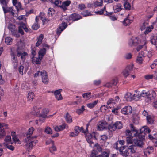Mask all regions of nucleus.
<instances>
[{"instance_id":"12","label":"nucleus","mask_w":157,"mask_h":157,"mask_svg":"<svg viewBox=\"0 0 157 157\" xmlns=\"http://www.w3.org/2000/svg\"><path fill=\"white\" fill-rule=\"evenodd\" d=\"M118 82L117 79H113L111 82H108L104 85V86L107 87L108 88H111L113 86H116Z\"/></svg>"},{"instance_id":"29","label":"nucleus","mask_w":157,"mask_h":157,"mask_svg":"<svg viewBox=\"0 0 157 157\" xmlns=\"http://www.w3.org/2000/svg\"><path fill=\"white\" fill-rule=\"evenodd\" d=\"M44 36L43 34H40L38 39V41L36 43V46L37 47L39 46L41 44L42 40Z\"/></svg>"},{"instance_id":"49","label":"nucleus","mask_w":157,"mask_h":157,"mask_svg":"<svg viewBox=\"0 0 157 157\" xmlns=\"http://www.w3.org/2000/svg\"><path fill=\"white\" fill-rule=\"evenodd\" d=\"M12 41V39L10 37H7L5 39V42L6 44L8 45H10Z\"/></svg>"},{"instance_id":"30","label":"nucleus","mask_w":157,"mask_h":157,"mask_svg":"<svg viewBox=\"0 0 157 157\" xmlns=\"http://www.w3.org/2000/svg\"><path fill=\"white\" fill-rule=\"evenodd\" d=\"M34 130V129L33 128H30L28 130V132L27 133V134L26 136V137H27V136L29 135L30 136V138L31 137H33V138H36L37 136H35V137H31V135L33 132Z\"/></svg>"},{"instance_id":"55","label":"nucleus","mask_w":157,"mask_h":157,"mask_svg":"<svg viewBox=\"0 0 157 157\" xmlns=\"http://www.w3.org/2000/svg\"><path fill=\"white\" fill-rule=\"evenodd\" d=\"M40 27L38 23H35L32 26V28L34 30H37Z\"/></svg>"},{"instance_id":"39","label":"nucleus","mask_w":157,"mask_h":157,"mask_svg":"<svg viewBox=\"0 0 157 157\" xmlns=\"http://www.w3.org/2000/svg\"><path fill=\"white\" fill-rule=\"evenodd\" d=\"M115 124H111L108 126V129L111 131H114L116 129V127Z\"/></svg>"},{"instance_id":"26","label":"nucleus","mask_w":157,"mask_h":157,"mask_svg":"<svg viewBox=\"0 0 157 157\" xmlns=\"http://www.w3.org/2000/svg\"><path fill=\"white\" fill-rule=\"evenodd\" d=\"M74 130L76 132H75V135H78V134L82 131V132H83L84 133H86V132L84 131L83 127H82L80 128L78 126H76L75 127Z\"/></svg>"},{"instance_id":"19","label":"nucleus","mask_w":157,"mask_h":157,"mask_svg":"<svg viewBox=\"0 0 157 157\" xmlns=\"http://www.w3.org/2000/svg\"><path fill=\"white\" fill-rule=\"evenodd\" d=\"M70 18L72 21H75L81 19L82 17L78 14L74 13L70 16Z\"/></svg>"},{"instance_id":"54","label":"nucleus","mask_w":157,"mask_h":157,"mask_svg":"<svg viewBox=\"0 0 157 157\" xmlns=\"http://www.w3.org/2000/svg\"><path fill=\"white\" fill-rule=\"evenodd\" d=\"M14 6H15L17 11H18L22 9V8H21V4L20 2L17 3Z\"/></svg>"},{"instance_id":"4","label":"nucleus","mask_w":157,"mask_h":157,"mask_svg":"<svg viewBox=\"0 0 157 157\" xmlns=\"http://www.w3.org/2000/svg\"><path fill=\"white\" fill-rule=\"evenodd\" d=\"M41 76L43 82L45 84H47L48 82V79L46 72L45 71H38L34 74V77H37L39 76Z\"/></svg>"},{"instance_id":"42","label":"nucleus","mask_w":157,"mask_h":157,"mask_svg":"<svg viewBox=\"0 0 157 157\" xmlns=\"http://www.w3.org/2000/svg\"><path fill=\"white\" fill-rule=\"evenodd\" d=\"M91 93L90 92L86 93L82 95L83 97L87 99H89L91 97Z\"/></svg>"},{"instance_id":"11","label":"nucleus","mask_w":157,"mask_h":157,"mask_svg":"<svg viewBox=\"0 0 157 157\" xmlns=\"http://www.w3.org/2000/svg\"><path fill=\"white\" fill-rule=\"evenodd\" d=\"M107 126V124L105 122L100 121L97 125V129L98 130L102 131L106 128Z\"/></svg>"},{"instance_id":"60","label":"nucleus","mask_w":157,"mask_h":157,"mask_svg":"<svg viewBox=\"0 0 157 157\" xmlns=\"http://www.w3.org/2000/svg\"><path fill=\"white\" fill-rule=\"evenodd\" d=\"M133 65H130L128 66L125 69L127 70V71H128L129 72L131 73L133 70Z\"/></svg>"},{"instance_id":"2","label":"nucleus","mask_w":157,"mask_h":157,"mask_svg":"<svg viewBox=\"0 0 157 157\" xmlns=\"http://www.w3.org/2000/svg\"><path fill=\"white\" fill-rule=\"evenodd\" d=\"M29 136H30L29 135L27 137L25 138L24 140L25 142V146L26 148L31 150L37 143V140H34L33 137L30 138Z\"/></svg>"},{"instance_id":"59","label":"nucleus","mask_w":157,"mask_h":157,"mask_svg":"<svg viewBox=\"0 0 157 157\" xmlns=\"http://www.w3.org/2000/svg\"><path fill=\"white\" fill-rule=\"evenodd\" d=\"M71 1L70 0H67L64 1L63 3V4L66 7L69 6L70 4L71 3Z\"/></svg>"},{"instance_id":"58","label":"nucleus","mask_w":157,"mask_h":157,"mask_svg":"<svg viewBox=\"0 0 157 157\" xmlns=\"http://www.w3.org/2000/svg\"><path fill=\"white\" fill-rule=\"evenodd\" d=\"M51 3H53L54 4L59 7V1L58 0H49Z\"/></svg>"},{"instance_id":"51","label":"nucleus","mask_w":157,"mask_h":157,"mask_svg":"<svg viewBox=\"0 0 157 157\" xmlns=\"http://www.w3.org/2000/svg\"><path fill=\"white\" fill-rule=\"evenodd\" d=\"M153 28V27L152 25L149 27H147L146 30L144 31V33L145 34H147L149 32L151 31L152 29Z\"/></svg>"},{"instance_id":"41","label":"nucleus","mask_w":157,"mask_h":157,"mask_svg":"<svg viewBox=\"0 0 157 157\" xmlns=\"http://www.w3.org/2000/svg\"><path fill=\"white\" fill-rule=\"evenodd\" d=\"M132 100H134L137 101L141 98L140 94H137V93L136 94H132Z\"/></svg>"},{"instance_id":"53","label":"nucleus","mask_w":157,"mask_h":157,"mask_svg":"<svg viewBox=\"0 0 157 157\" xmlns=\"http://www.w3.org/2000/svg\"><path fill=\"white\" fill-rule=\"evenodd\" d=\"M109 151L108 150H106L105 151L102 152V154L103 157H108L109 156Z\"/></svg>"},{"instance_id":"1","label":"nucleus","mask_w":157,"mask_h":157,"mask_svg":"<svg viewBox=\"0 0 157 157\" xmlns=\"http://www.w3.org/2000/svg\"><path fill=\"white\" fill-rule=\"evenodd\" d=\"M130 125L131 130L133 131V132H135L134 133V136L135 134H136V135H137L138 137H141L142 139H144L145 135L149 133L151 131L150 129L146 126L143 127L139 132L136 129V128L134 127L132 124H131Z\"/></svg>"},{"instance_id":"57","label":"nucleus","mask_w":157,"mask_h":157,"mask_svg":"<svg viewBox=\"0 0 157 157\" xmlns=\"http://www.w3.org/2000/svg\"><path fill=\"white\" fill-rule=\"evenodd\" d=\"M103 2H99L98 1L95 2L94 3V6L95 7H96L98 6H101L102 5Z\"/></svg>"},{"instance_id":"48","label":"nucleus","mask_w":157,"mask_h":157,"mask_svg":"<svg viewBox=\"0 0 157 157\" xmlns=\"http://www.w3.org/2000/svg\"><path fill=\"white\" fill-rule=\"evenodd\" d=\"M81 14L84 16H87L92 15L90 13L88 10H85L81 13Z\"/></svg>"},{"instance_id":"27","label":"nucleus","mask_w":157,"mask_h":157,"mask_svg":"<svg viewBox=\"0 0 157 157\" xmlns=\"http://www.w3.org/2000/svg\"><path fill=\"white\" fill-rule=\"evenodd\" d=\"M44 15L45 14L44 13L40 12V17L43 23L45 22H48L49 20L44 17Z\"/></svg>"},{"instance_id":"3","label":"nucleus","mask_w":157,"mask_h":157,"mask_svg":"<svg viewBox=\"0 0 157 157\" xmlns=\"http://www.w3.org/2000/svg\"><path fill=\"white\" fill-rule=\"evenodd\" d=\"M125 133L126 136H128L126 138V141L127 144H133V140L132 138L134 136H137V135H136V134H135V136H134V133L135 132H133V131L131 130V131L129 130H127L125 131Z\"/></svg>"},{"instance_id":"52","label":"nucleus","mask_w":157,"mask_h":157,"mask_svg":"<svg viewBox=\"0 0 157 157\" xmlns=\"http://www.w3.org/2000/svg\"><path fill=\"white\" fill-rule=\"evenodd\" d=\"M8 0H0V2L2 5V7L3 6L6 7L8 2Z\"/></svg>"},{"instance_id":"6","label":"nucleus","mask_w":157,"mask_h":157,"mask_svg":"<svg viewBox=\"0 0 157 157\" xmlns=\"http://www.w3.org/2000/svg\"><path fill=\"white\" fill-rule=\"evenodd\" d=\"M17 56L18 57L21 56V58L22 60H25V56L28 55L27 53L25 52H23L21 48L18 47L16 50Z\"/></svg>"},{"instance_id":"24","label":"nucleus","mask_w":157,"mask_h":157,"mask_svg":"<svg viewBox=\"0 0 157 157\" xmlns=\"http://www.w3.org/2000/svg\"><path fill=\"white\" fill-rule=\"evenodd\" d=\"M49 111V110L48 109H42L40 113L41 115L40 117H41L43 118L46 117Z\"/></svg>"},{"instance_id":"43","label":"nucleus","mask_w":157,"mask_h":157,"mask_svg":"<svg viewBox=\"0 0 157 157\" xmlns=\"http://www.w3.org/2000/svg\"><path fill=\"white\" fill-rule=\"evenodd\" d=\"M124 8L125 10H129L131 8V6L128 2H125V3L124 4Z\"/></svg>"},{"instance_id":"38","label":"nucleus","mask_w":157,"mask_h":157,"mask_svg":"<svg viewBox=\"0 0 157 157\" xmlns=\"http://www.w3.org/2000/svg\"><path fill=\"white\" fill-rule=\"evenodd\" d=\"M34 93L32 92L29 93L28 95V100L29 101H32L34 99Z\"/></svg>"},{"instance_id":"40","label":"nucleus","mask_w":157,"mask_h":157,"mask_svg":"<svg viewBox=\"0 0 157 157\" xmlns=\"http://www.w3.org/2000/svg\"><path fill=\"white\" fill-rule=\"evenodd\" d=\"M149 91L147 92L145 91H143L140 94L141 98L142 96L145 98L149 95Z\"/></svg>"},{"instance_id":"5","label":"nucleus","mask_w":157,"mask_h":157,"mask_svg":"<svg viewBox=\"0 0 157 157\" xmlns=\"http://www.w3.org/2000/svg\"><path fill=\"white\" fill-rule=\"evenodd\" d=\"M156 96V94L155 91L153 90L149 91V95L145 98V101L146 103V105L150 103L151 102V100L154 99Z\"/></svg>"},{"instance_id":"25","label":"nucleus","mask_w":157,"mask_h":157,"mask_svg":"<svg viewBox=\"0 0 157 157\" xmlns=\"http://www.w3.org/2000/svg\"><path fill=\"white\" fill-rule=\"evenodd\" d=\"M121 4H117V5L113 6V8L114 12L117 13V12L120 11L121 10Z\"/></svg>"},{"instance_id":"32","label":"nucleus","mask_w":157,"mask_h":157,"mask_svg":"<svg viewBox=\"0 0 157 157\" xmlns=\"http://www.w3.org/2000/svg\"><path fill=\"white\" fill-rule=\"evenodd\" d=\"M117 129H119L122 128L123 125L121 121H117L114 123Z\"/></svg>"},{"instance_id":"36","label":"nucleus","mask_w":157,"mask_h":157,"mask_svg":"<svg viewBox=\"0 0 157 157\" xmlns=\"http://www.w3.org/2000/svg\"><path fill=\"white\" fill-rule=\"evenodd\" d=\"M55 13L54 10L53 8H50L48 11V14L49 17H52Z\"/></svg>"},{"instance_id":"18","label":"nucleus","mask_w":157,"mask_h":157,"mask_svg":"<svg viewBox=\"0 0 157 157\" xmlns=\"http://www.w3.org/2000/svg\"><path fill=\"white\" fill-rule=\"evenodd\" d=\"M128 150L129 154H132L135 153L136 151V147L133 145L132 144L128 147Z\"/></svg>"},{"instance_id":"46","label":"nucleus","mask_w":157,"mask_h":157,"mask_svg":"<svg viewBox=\"0 0 157 157\" xmlns=\"http://www.w3.org/2000/svg\"><path fill=\"white\" fill-rule=\"evenodd\" d=\"M132 21L130 20L127 18L124 19L123 21V24L124 25L127 26L129 25Z\"/></svg>"},{"instance_id":"22","label":"nucleus","mask_w":157,"mask_h":157,"mask_svg":"<svg viewBox=\"0 0 157 157\" xmlns=\"http://www.w3.org/2000/svg\"><path fill=\"white\" fill-rule=\"evenodd\" d=\"M132 94L131 93H127L124 96V98L126 100L128 101H130L132 100Z\"/></svg>"},{"instance_id":"21","label":"nucleus","mask_w":157,"mask_h":157,"mask_svg":"<svg viewBox=\"0 0 157 157\" xmlns=\"http://www.w3.org/2000/svg\"><path fill=\"white\" fill-rule=\"evenodd\" d=\"M154 151L153 148L152 147L149 146L144 150V154L146 155H148L149 154L152 153Z\"/></svg>"},{"instance_id":"14","label":"nucleus","mask_w":157,"mask_h":157,"mask_svg":"<svg viewBox=\"0 0 157 157\" xmlns=\"http://www.w3.org/2000/svg\"><path fill=\"white\" fill-rule=\"evenodd\" d=\"M139 42L138 38L137 37L133 38L130 40L129 43V44L131 46H136L139 44Z\"/></svg>"},{"instance_id":"28","label":"nucleus","mask_w":157,"mask_h":157,"mask_svg":"<svg viewBox=\"0 0 157 157\" xmlns=\"http://www.w3.org/2000/svg\"><path fill=\"white\" fill-rule=\"evenodd\" d=\"M9 29L11 32V33L13 35L16 34V33L17 32V30L15 29V27L13 25H10L9 27Z\"/></svg>"},{"instance_id":"45","label":"nucleus","mask_w":157,"mask_h":157,"mask_svg":"<svg viewBox=\"0 0 157 157\" xmlns=\"http://www.w3.org/2000/svg\"><path fill=\"white\" fill-rule=\"evenodd\" d=\"M45 133L48 134H51L52 133V130L50 127H47L45 130Z\"/></svg>"},{"instance_id":"15","label":"nucleus","mask_w":157,"mask_h":157,"mask_svg":"<svg viewBox=\"0 0 157 157\" xmlns=\"http://www.w3.org/2000/svg\"><path fill=\"white\" fill-rule=\"evenodd\" d=\"M42 59V57L39 56L38 58L33 57L32 58V62L34 64H40L41 63V61Z\"/></svg>"},{"instance_id":"63","label":"nucleus","mask_w":157,"mask_h":157,"mask_svg":"<svg viewBox=\"0 0 157 157\" xmlns=\"http://www.w3.org/2000/svg\"><path fill=\"white\" fill-rule=\"evenodd\" d=\"M144 77L146 79L148 80L152 78L153 77V75H147L144 76Z\"/></svg>"},{"instance_id":"8","label":"nucleus","mask_w":157,"mask_h":157,"mask_svg":"<svg viewBox=\"0 0 157 157\" xmlns=\"http://www.w3.org/2000/svg\"><path fill=\"white\" fill-rule=\"evenodd\" d=\"M139 138L136 137V138L133 139V145L136 146H138L140 147H141L143 145V140L144 139H142L140 137H139Z\"/></svg>"},{"instance_id":"47","label":"nucleus","mask_w":157,"mask_h":157,"mask_svg":"<svg viewBox=\"0 0 157 157\" xmlns=\"http://www.w3.org/2000/svg\"><path fill=\"white\" fill-rule=\"evenodd\" d=\"M106 13H107V12L106 11ZM112 13H106L105 15H107L108 16H110V18L112 21H114L115 20H117L116 17L115 16H111L112 15Z\"/></svg>"},{"instance_id":"64","label":"nucleus","mask_w":157,"mask_h":157,"mask_svg":"<svg viewBox=\"0 0 157 157\" xmlns=\"http://www.w3.org/2000/svg\"><path fill=\"white\" fill-rule=\"evenodd\" d=\"M11 137L10 136H6L4 140L6 142H10L11 141Z\"/></svg>"},{"instance_id":"37","label":"nucleus","mask_w":157,"mask_h":157,"mask_svg":"<svg viewBox=\"0 0 157 157\" xmlns=\"http://www.w3.org/2000/svg\"><path fill=\"white\" fill-rule=\"evenodd\" d=\"M147 41L145 40L144 41V44L143 45H140L138 46L136 48V50L137 51H139L140 49H142L144 47V48H146L147 46H146V44L147 43Z\"/></svg>"},{"instance_id":"44","label":"nucleus","mask_w":157,"mask_h":157,"mask_svg":"<svg viewBox=\"0 0 157 157\" xmlns=\"http://www.w3.org/2000/svg\"><path fill=\"white\" fill-rule=\"evenodd\" d=\"M3 145L5 147H7V148L10 150H11L12 151H13L14 150V147L12 145H9L5 143H3Z\"/></svg>"},{"instance_id":"13","label":"nucleus","mask_w":157,"mask_h":157,"mask_svg":"<svg viewBox=\"0 0 157 157\" xmlns=\"http://www.w3.org/2000/svg\"><path fill=\"white\" fill-rule=\"evenodd\" d=\"M10 55L12 57V60L13 62V66H14V68L16 69L17 67L18 63L17 57L13 52H12Z\"/></svg>"},{"instance_id":"33","label":"nucleus","mask_w":157,"mask_h":157,"mask_svg":"<svg viewBox=\"0 0 157 157\" xmlns=\"http://www.w3.org/2000/svg\"><path fill=\"white\" fill-rule=\"evenodd\" d=\"M46 52V50L45 48H44L43 49H41L39 52V56L42 57L44 55Z\"/></svg>"},{"instance_id":"9","label":"nucleus","mask_w":157,"mask_h":157,"mask_svg":"<svg viewBox=\"0 0 157 157\" xmlns=\"http://www.w3.org/2000/svg\"><path fill=\"white\" fill-rule=\"evenodd\" d=\"M132 107L130 106H128L122 108L121 109V112L123 114L128 115L132 113Z\"/></svg>"},{"instance_id":"61","label":"nucleus","mask_w":157,"mask_h":157,"mask_svg":"<svg viewBox=\"0 0 157 157\" xmlns=\"http://www.w3.org/2000/svg\"><path fill=\"white\" fill-rule=\"evenodd\" d=\"M6 135V133L4 129L0 131V139L3 138Z\"/></svg>"},{"instance_id":"23","label":"nucleus","mask_w":157,"mask_h":157,"mask_svg":"<svg viewBox=\"0 0 157 157\" xmlns=\"http://www.w3.org/2000/svg\"><path fill=\"white\" fill-rule=\"evenodd\" d=\"M86 138L87 142L90 145L93 143L92 142V138L91 135L89 133L86 134Z\"/></svg>"},{"instance_id":"35","label":"nucleus","mask_w":157,"mask_h":157,"mask_svg":"<svg viewBox=\"0 0 157 157\" xmlns=\"http://www.w3.org/2000/svg\"><path fill=\"white\" fill-rule=\"evenodd\" d=\"M65 119L68 123H70L72 122V118L67 113L66 114Z\"/></svg>"},{"instance_id":"16","label":"nucleus","mask_w":157,"mask_h":157,"mask_svg":"<svg viewBox=\"0 0 157 157\" xmlns=\"http://www.w3.org/2000/svg\"><path fill=\"white\" fill-rule=\"evenodd\" d=\"M3 9L5 14L7 13H10L12 15L14 16V10H13L12 8L3 6Z\"/></svg>"},{"instance_id":"34","label":"nucleus","mask_w":157,"mask_h":157,"mask_svg":"<svg viewBox=\"0 0 157 157\" xmlns=\"http://www.w3.org/2000/svg\"><path fill=\"white\" fill-rule=\"evenodd\" d=\"M51 142L52 146L50 148L49 150L51 152L53 153V151H56V148L54 145V141L52 140H51Z\"/></svg>"},{"instance_id":"31","label":"nucleus","mask_w":157,"mask_h":157,"mask_svg":"<svg viewBox=\"0 0 157 157\" xmlns=\"http://www.w3.org/2000/svg\"><path fill=\"white\" fill-rule=\"evenodd\" d=\"M98 100H95L92 102L87 104V106L90 108H92L94 107L98 103Z\"/></svg>"},{"instance_id":"7","label":"nucleus","mask_w":157,"mask_h":157,"mask_svg":"<svg viewBox=\"0 0 157 157\" xmlns=\"http://www.w3.org/2000/svg\"><path fill=\"white\" fill-rule=\"evenodd\" d=\"M119 152L120 154L123 156H127L129 154L128 147L126 146L121 147L119 149Z\"/></svg>"},{"instance_id":"50","label":"nucleus","mask_w":157,"mask_h":157,"mask_svg":"<svg viewBox=\"0 0 157 157\" xmlns=\"http://www.w3.org/2000/svg\"><path fill=\"white\" fill-rule=\"evenodd\" d=\"M146 118L147 122L149 124H151L153 123V120L151 116L150 115H149L148 116H147Z\"/></svg>"},{"instance_id":"10","label":"nucleus","mask_w":157,"mask_h":157,"mask_svg":"<svg viewBox=\"0 0 157 157\" xmlns=\"http://www.w3.org/2000/svg\"><path fill=\"white\" fill-rule=\"evenodd\" d=\"M67 25L66 23L65 22H63L60 24L59 27L57 28L56 33L58 35H59L61 32L64 30L67 27Z\"/></svg>"},{"instance_id":"56","label":"nucleus","mask_w":157,"mask_h":157,"mask_svg":"<svg viewBox=\"0 0 157 157\" xmlns=\"http://www.w3.org/2000/svg\"><path fill=\"white\" fill-rule=\"evenodd\" d=\"M122 73L124 76L125 77H127L130 73L128 71H127V70L126 69L123 71Z\"/></svg>"},{"instance_id":"62","label":"nucleus","mask_w":157,"mask_h":157,"mask_svg":"<svg viewBox=\"0 0 157 157\" xmlns=\"http://www.w3.org/2000/svg\"><path fill=\"white\" fill-rule=\"evenodd\" d=\"M24 69V67L22 65H21L19 67V71L20 73V74L21 75H23V70Z\"/></svg>"},{"instance_id":"20","label":"nucleus","mask_w":157,"mask_h":157,"mask_svg":"<svg viewBox=\"0 0 157 157\" xmlns=\"http://www.w3.org/2000/svg\"><path fill=\"white\" fill-rule=\"evenodd\" d=\"M150 41L153 45L157 44V34H153L152 35L151 37Z\"/></svg>"},{"instance_id":"17","label":"nucleus","mask_w":157,"mask_h":157,"mask_svg":"<svg viewBox=\"0 0 157 157\" xmlns=\"http://www.w3.org/2000/svg\"><path fill=\"white\" fill-rule=\"evenodd\" d=\"M40 109L39 108L37 107L36 106H35L33 107V114L35 116H36L39 117H40Z\"/></svg>"}]
</instances>
